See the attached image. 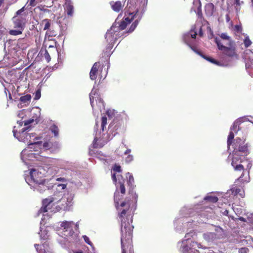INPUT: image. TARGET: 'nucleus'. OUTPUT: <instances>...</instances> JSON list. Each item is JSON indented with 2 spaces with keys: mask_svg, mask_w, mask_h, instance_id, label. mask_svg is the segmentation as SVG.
<instances>
[{
  "mask_svg": "<svg viewBox=\"0 0 253 253\" xmlns=\"http://www.w3.org/2000/svg\"><path fill=\"white\" fill-rule=\"evenodd\" d=\"M132 160H133V156L130 155H128V156L125 159L126 162L127 163L130 162L131 161H132Z\"/></svg>",
  "mask_w": 253,
  "mask_h": 253,
  "instance_id": "nucleus-43",
  "label": "nucleus"
},
{
  "mask_svg": "<svg viewBox=\"0 0 253 253\" xmlns=\"http://www.w3.org/2000/svg\"><path fill=\"white\" fill-rule=\"evenodd\" d=\"M196 35H197V33L196 32H195L193 34H191V36L192 38L195 39Z\"/></svg>",
  "mask_w": 253,
  "mask_h": 253,
  "instance_id": "nucleus-52",
  "label": "nucleus"
},
{
  "mask_svg": "<svg viewBox=\"0 0 253 253\" xmlns=\"http://www.w3.org/2000/svg\"><path fill=\"white\" fill-rule=\"evenodd\" d=\"M129 175L128 179L126 180L127 184L128 186H130L131 189H130L128 192L129 197L128 198L129 200L136 201L137 199V195L135 192L133 191V183H134V178L132 175L130 174L129 173H128Z\"/></svg>",
  "mask_w": 253,
  "mask_h": 253,
  "instance_id": "nucleus-11",
  "label": "nucleus"
},
{
  "mask_svg": "<svg viewBox=\"0 0 253 253\" xmlns=\"http://www.w3.org/2000/svg\"><path fill=\"white\" fill-rule=\"evenodd\" d=\"M73 224V221H65L62 222L61 224V227L63 228V229L67 231L72 229Z\"/></svg>",
  "mask_w": 253,
  "mask_h": 253,
  "instance_id": "nucleus-23",
  "label": "nucleus"
},
{
  "mask_svg": "<svg viewBox=\"0 0 253 253\" xmlns=\"http://www.w3.org/2000/svg\"><path fill=\"white\" fill-rule=\"evenodd\" d=\"M249 252V249L246 247L242 248L239 250V253H248Z\"/></svg>",
  "mask_w": 253,
  "mask_h": 253,
  "instance_id": "nucleus-41",
  "label": "nucleus"
},
{
  "mask_svg": "<svg viewBox=\"0 0 253 253\" xmlns=\"http://www.w3.org/2000/svg\"><path fill=\"white\" fill-rule=\"evenodd\" d=\"M40 96H41L40 92V91H37L36 92V96H35V98L37 99H39Z\"/></svg>",
  "mask_w": 253,
  "mask_h": 253,
  "instance_id": "nucleus-50",
  "label": "nucleus"
},
{
  "mask_svg": "<svg viewBox=\"0 0 253 253\" xmlns=\"http://www.w3.org/2000/svg\"><path fill=\"white\" fill-rule=\"evenodd\" d=\"M50 130L54 134L55 137H57L59 134V129L55 125H52L50 128Z\"/></svg>",
  "mask_w": 253,
  "mask_h": 253,
  "instance_id": "nucleus-29",
  "label": "nucleus"
},
{
  "mask_svg": "<svg viewBox=\"0 0 253 253\" xmlns=\"http://www.w3.org/2000/svg\"><path fill=\"white\" fill-rule=\"evenodd\" d=\"M107 119L106 116H103L101 118V127L102 130H104V128L107 124Z\"/></svg>",
  "mask_w": 253,
  "mask_h": 253,
  "instance_id": "nucleus-37",
  "label": "nucleus"
},
{
  "mask_svg": "<svg viewBox=\"0 0 253 253\" xmlns=\"http://www.w3.org/2000/svg\"><path fill=\"white\" fill-rule=\"evenodd\" d=\"M243 188L241 186H235L231 189L232 193L234 195H239L241 197H243L244 196V191L242 192Z\"/></svg>",
  "mask_w": 253,
  "mask_h": 253,
  "instance_id": "nucleus-20",
  "label": "nucleus"
},
{
  "mask_svg": "<svg viewBox=\"0 0 253 253\" xmlns=\"http://www.w3.org/2000/svg\"><path fill=\"white\" fill-rule=\"evenodd\" d=\"M93 153H94L93 151L92 150H91V149L90 148L89 149V154L90 155H92L93 154Z\"/></svg>",
  "mask_w": 253,
  "mask_h": 253,
  "instance_id": "nucleus-55",
  "label": "nucleus"
},
{
  "mask_svg": "<svg viewBox=\"0 0 253 253\" xmlns=\"http://www.w3.org/2000/svg\"><path fill=\"white\" fill-rule=\"evenodd\" d=\"M234 152L242 154V156H247L249 154V144L246 143L245 139L239 137L236 138L232 144Z\"/></svg>",
  "mask_w": 253,
  "mask_h": 253,
  "instance_id": "nucleus-6",
  "label": "nucleus"
},
{
  "mask_svg": "<svg viewBox=\"0 0 253 253\" xmlns=\"http://www.w3.org/2000/svg\"><path fill=\"white\" fill-rule=\"evenodd\" d=\"M220 37L223 40L229 41V42H230V41H232V40H231L230 38L227 35L226 33H222L220 35Z\"/></svg>",
  "mask_w": 253,
  "mask_h": 253,
  "instance_id": "nucleus-38",
  "label": "nucleus"
},
{
  "mask_svg": "<svg viewBox=\"0 0 253 253\" xmlns=\"http://www.w3.org/2000/svg\"><path fill=\"white\" fill-rule=\"evenodd\" d=\"M225 18H226V21L227 22H229L231 20L230 16H229V15L228 14H227L225 15Z\"/></svg>",
  "mask_w": 253,
  "mask_h": 253,
  "instance_id": "nucleus-47",
  "label": "nucleus"
},
{
  "mask_svg": "<svg viewBox=\"0 0 253 253\" xmlns=\"http://www.w3.org/2000/svg\"><path fill=\"white\" fill-rule=\"evenodd\" d=\"M89 98L90 101V104L92 107L94 108V102L96 103L100 107L101 106L104 107V102L102 99H101L99 96H98L97 94H95V93H93V91H92L89 94Z\"/></svg>",
  "mask_w": 253,
  "mask_h": 253,
  "instance_id": "nucleus-12",
  "label": "nucleus"
},
{
  "mask_svg": "<svg viewBox=\"0 0 253 253\" xmlns=\"http://www.w3.org/2000/svg\"><path fill=\"white\" fill-rule=\"evenodd\" d=\"M245 156H242L241 154L236 153V152H233V157L232 159L231 165L234 167V169L237 171L244 170V167L241 164L242 162L243 159L242 157H245Z\"/></svg>",
  "mask_w": 253,
  "mask_h": 253,
  "instance_id": "nucleus-8",
  "label": "nucleus"
},
{
  "mask_svg": "<svg viewBox=\"0 0 253 253\" xmlns=\"http://www.w3.org/2000/svg\"><path fill=\"white\" fill-rule=\"evenodd\" d=\"M234 138V132L230 130L229 134L228 136L227 144L228 147H229L231 145L233 144V140Z\"/></svg>",
  "mask_w": 253,
  "mask_h": 253,
  "instance_id": "nucleus-25",
  "label": "nucleus"
},
{
  "mask_svg": "<svg viewBox=\"0 0 253 253\" xmlns=\"http://www.w3.org/2000/svg\"><path fill=\"white\" fill-rule=\"evenodd\" d=\"M116 23H114L105 35V39L109 42H115L119 37L118 30H117Z\"/></svg>",
  "mask_w": 253,
  "mask_h": 253,
  "instance_id": "nucleus-9",
  "label": "nucleus"
},
{
  "mask_svg": "<svg viewBox=\"0 0 253 253\" xmlns=\"http://www.w3.org/2000/svg\"><path fill=\"white\" fill-rule=\"evenodd\" d=\"M112 179H113V182H114L116 184H117V178H116V174H115V173H113V174H112Z\"/></svg>",
  "mask_w": 253,
  "mask_h": 253,
  "instance_id": "nucleus-45",
  "label": "nucleus"
},
{
  "mask_svg": "<svg viewBox=\"0 0 253 253\" xmlns=\"http://www.w3.org/2000/svg\"><path fill=\"white\" fill-rule=\"evenodd\" d=\"M33 122H34L33 119H30L25 122L24 126H26V127L23 128L21 129V131L18 133L20 137H24V138L23 139L21 138V140L22 141H25V139H26V140H28L29 139H31L32 137L35 136V133H29L27 132H25V131L28 130L30 127L28 126Z\"/></svg>",
  "mask_w": 253,
  "mask_h": 253,
  "instance_id": "nucleus-10",
  "label": "nucleus"
},
{
  "mask_svg": "<svg viewBox=\"0 0 253 253\" xmlns=\"http://www.w3.org/2000/svg\"><path fill=\"white\" fill-rule=\"evenodd\" d=\"M199 35L201 37L203 36L204 33H203L202 27H201L200 30H199Z\"/></svg>",
  "mask_w": 253,
  "mask_h": 253,
  "instance_id": "nucleus-49",
  "label": "nucleus"
},
{
  "mask_svg": "<svg viewBox=\"0 0 253 253\" xmlns=\"http://www.w3.org/2000/svg\"><path fill=\"white\" fill-rule=\"evenodd\" d=\"M30 5L31 6H35L36 5L35 0H29Z\"/></svg>",
  "mask_w": 253,
  "mask_h": 253,
  "instance_id": "nucleus-46",
  "label": "nucleus"
},
{
  "mask_svg": "<svg viewBox=\"0 0 253 253\" xmlns=\"http://www.w3.org/2000/svg\"><path fill=\"white\" fill-rule=\"evenodd\" d=\"M39 246V244H35V247L37 251L38 252V253H42L38 251V247Z\"/></svg>",
  "mask_w": 253,
  "mask_h": 253,
  "instance_id": "nucleus-53",
  "label": "nucleus"
},
{
  "mask_svg": "<svg viewBox=\"0 0 253 253\" xmlns=\"http://www.w3.org/2000/svg\"><path fill=\"white\" fill-rule=\"evenodd\" d=\"M244 2L240 0H234L233 4L235 5V8L237 12L239 11L241 9V5Z\"/></svg>",
  "mask_w": 253,
  "mask_h": 253,
  "instance_id": "nucleus-31",
  "label": "nucleus"
},
{
  "mask_svg": "<svg viewBox=\"0 0 253 253\" xmlns=\"http://www.w3.org/2000/svg\"><path fill=\"white\" fill-rule=\"evenodd\" d=\"M239 219H240V220L241 221H244V220H244V217H240V218H239Z\"/></svg>",
  "mask_w": 253,
  "mask_h": 253,
  "instance_id": "nucleus-60",
  "label": "nucleus"
},
{
  "mask_svg": "<svg viewBox=\"0 0 253 253\" xmlns=\"http://www.w3.org/2000/svg\"><path fill=\"white\" fill-rule=\"evenodd\" d=\"M53 199H45L42 200V206L39 210L40 213H44L48 211L52 206Z\"/></svg>",
  "mask_w": 253,
  "mask_h": 253,
  "instance_id": "nucleus-14",
  "label": "nucleus"
},
{
  "mask_svg": "<svg viewBox=\"0 0 253 253\" xmlns=\"http://www.w3.org/2000/svg\"><path fill=\"white\" fill-rule=\"evenodd\" d=\"M126 0H117L116 1H111L109 4L112 9L116 12H119L122 11L125 6Z\"/></svg>",
  "mask_w": 253,
  "mask_h": 253,
  "instance_id": "nucleus-13",
  "label": "nucleus"
},
{
  "mask_svg": "<svg viewBox=\"0 0 253 253\" xmlns=\"http://www.w3.org/2000/svg\"><path fill=\"white\" fill-rule=\"evenodd\" d=\"M65 179L64 178H58L57 179V181H64Z\"/></svg>",
  "mask_w": 253,
  "mask_h": 253,
  "instance_id": "nucleus-56",
  "label": "nucleus"
},
{
  "mask_svg": "<svg viewBox=\"0 0 253 253\" xmlns=\"http://www.w3.org/2000/svg\"><path fill=\"white\" fill-rule=\"evenodd\" d=\"M187 253H200L199 251H188Z\"/></svg>",
  "mask_w": 253,
  "mask_h": 253,
  "instance_id": "nucleus-51",
  "label": "nucleus"
},
{
  "mask_svg": "<svg viewBox=\"0 0 253 253\" xmlns=\"http://www.w3.org/2000/svg\"><path fill=\"white\" fill-rule=\"evenodd\" d=\"M30 182L37 185H44L45 180L44 174L36 169H31L30 170Z\"/></svg>",
  "mask_w": 253,
  "mask_h": 253,
  "instance_id": "nucleus-7",
  "label": "nucleus"
},
{
  "mask_svg": "<svg viewBox=\"0 0 253 253\" xmlns=\"http://www.w3.org/2000/svg\"><path fill=\"white\" fill-rule=\"evenodd\" d=\"M25 6L17 10L12 18L13 29L9 31L11 36H18L22 34L27 23L28 13L25 11Z\"/></svg>",
  "mask_w": 253,
  "mask_h": 253,
  "instance_id": "nucleus-3",
  "label": "nucleus"
},
{
  "mask_svg": "<svg viewBox=\"0 0 253 253\" xmlns=\"http://www.w3.org/2000/svg\"><path fill=\"white\" fill-rule=\"evenodd\" d=\"M44 56L47 62H49L51 60V58L50 55L47 50L45 51V53L44 54Z\"/></svg>",
  "mask_w": 253,
  "mask_h": 253,
  "instance_id": "nucleus-40",
  "label": "nucleus"
},
{
  "mask_svg": "<svg viewBox=\"0 0 253 253\" xmlns=\"http://www.w3.org/2000/svg\"><path fill=\"white\" fill-rule=\"evenodd\" d=\"M83 238H84V239L86 243H87V244H88L90 246H92V243L91 242L89 238L87 236L84 235V236H83Z\"/></svg>",
  "mask_w": 253,
  "mask_h": 253,
  "instance_id": "nucleus-42",
  "label": "nucleus"
},
{
  "mask_svg": "<svg viewBox=\"0 0 253 253\" xmlns=\"http://www.w3.org/2000/svg\"><path fill=\"white\" fill-rule=\"evenodd\" d=\"M42 25H44L43 30H48L51 25V20L45 19L42 21Z\"/></svg>",
  "mask_w": 253,
  "mask_h": 253,
  "instance_id": "nucleus-26",
  "label": "nucleus"
},
{
  "mask_svg": "<svg viewBox=\"0 0 253 253\" xmlns=\"http://www.w3.org/2000/svg\"><path fill=\"white\" fill-rule=\"evenodd\" d=\"M148 0H127V6L125 11V17L120 22L116 23L117 30H125L127 25L134 20L129 27L127 33L133 32L141 20L146 10Z\"/></svg>",
  "mask_w": 253,
  "mask_h": 253,
  "instance_id": "nucleus-1",
  "label": "nucleus"
},
{
  "mask_svg": "<svg viewBox=\"0 0 253 253\" xmlns=\"http://www.w3.org/2000/svg\"><path fill=\"white\" fill-rule=\"evenodd\" d=\"M205 238L208 240H214L219 238L217 234L215 232H209L204 234Z\"/></svg>",
  "mask_w": 253,
  "mask_h": 253,
  "instance_id": "nucleus-24",
  "label": "nucleus"
},
{
  "mask_svg": "<svg viewBox=\"0 0 253 253\" xmlns=\"http://www.w3.org/2000/svg\"><path fill=\"white\" fill-rule=\"evenodd\" d=\"M13 132L14 136L15 137H16V132L14 130H13Z\"/></svg>",
  "mask_w": 253,
  "mask_h": 253,
  "instance_id": "nucleus-59",
  "label": "nucleus"
},
{
  "mask_svg": "<svg viewBox=\"0 0 253 253\" xmlns=\"http://www.w3.org/2000/svg\"><path fill=\"white\" fill-rule=\"evenodd\" d=\"M31 99V96L30 94H27L26 95L21 96L20 98V100L23 103H27L28 101H30Z\"/></svg>",
  "mask_w": 253,
  "mask_h": 253,
  "instance_id": "nucleus-34",
  "label": "nucleus"
},
{
  "mask_svg": "<svg viewBox=\"0 0 253 253\" xmlns=\"http://www.w3.org/2000/svg\"><path fill=\"white\" fill-rule=\"evenodd\" d=\"M189 251H198L197 249H199L201 248V245L199 244L196 242H191L190 244Z\"/></svg>",
  "mask_w": 253,
  "mask_h": 253,
  "instance_id": "nucleus-27",
  "label": "nucleus"
},
{
  "mask_svg": "<svg viewBox=\"0 0 253 253\" xmlns=\"http://www.w3.org/2000/svg\"><path fill=\"white\" fill-rule=\"evenodd\" d=\"M197 15L200 18L203 17L201 6H200L198 8Z\"/></svg>",
  "mask_w": 253,
  "mask_h": 253,
  "instance_id": "nucleus-44",
  "label": "nucleus"
},
{
  "mask_svg": "<svg viewBox=\"0 0 253 253\" xmlns=\"http://www.w3.org/2000/svg\"><path fill=\"white\" fill-rule=\"evenodd\" d=\"M101 66L99 62H95L91 68L89 73L90 78L91 80H95L97 78L98 70Z\"/></svg>",
  "mask_w": 253,
  "mask_h": 253,
  "instance_id": "nucleus-16",
  "label": "nucleus"
},
{
  "mask_svg": "<svg viewBox=\"0 0 253 253\" xmlns=\"http://www.w3.org/2000/svg\"><path fill=\"white\" fill-rule=\"evenodd\" d=\"M208 29L210 32H211V28H210V27H208Z\"/></svg>",
  "mask_w": 253,
  "mask_h": 253,
  "instance_id": "nucleus-62",
  "label": "nucleus"
},
{
  "mask_svg": "<svg viewBox=\"0 0 253 253\" xmlns=\"http://www.w3.org/2000/svg\"><path fill=\"white\" fill-rule=\"evenodd\" d=\"M70 253H83L82 251H75V250H71L70 251Z\"/></svg>",
  "mask_w": 253,
  "mask_h": 253,
  "instance_id": "nucleus-48",
  "label": "nucleus"
},
{
  "mask_svg": "<svg viewBox=\"0 0 253 253\" xmlns=\"http://www.w3.org/2000/svg\"><path fill=\"white\" fill-rule=\"evenodd\" d=\"M130 149H127L126 151V152H125V154H128L129 153H130Z\"/></svg>",
  "mask_w": 253,
  "mask_h": 253,
  "instance_id": "nucleus-57",
  "label": "nucleus"
},
{
  "mask_svg": "<svg viewBox=\"0 0 253 253\" xmlns=\"http://www.w3.org/2000/svg\"><path fill=\"white\" fill-rule=\"evenodd\" d=\"M204 199L211 203H215L218 201V198L216 196H206Z\"/></svg>",
  "mask_w": 253,
  "mask_h": 253,
  "instance_id": "nucleus-32",
  "label": "nucleus"
},
{
  "mask_svg": "<svg viewBox=\"0 0 253 253\" xmlns=\"http://www.w3.org/2000/svg\"><path fill=\"white\" fill-rule=\"evenodd\" d=\"M113 170L115 172H120L121 171V167L120 165L115 164L113 168Z\"/></svg>",
  "mask_w": 253,
  "mask_h": 253,
  "instance_id": "nucleus-39",
  "label": "nucleus"
},
{
  "mask_svg": "<svg viewBox=\"0 0 253 253\" xmlns=\"http://www.w3.org/2000/svg\"><path fill=\"white\" fill-rule=\"evenodd\" d=\"M196 53H197L198 54L200 55L201 56H202L203 58H204V59H206L207 60L211 62V63H214V64H218V62L216 60H215V59L210 57H208V56H206L205 55H204L200 51H198L196 49H195L194 48H192Z\"/></svg>",
  "mask_w": 253,
  "mask_h": 253,
  "instance_id": "nucleus-22",
  "label": "nucleus"
},
{
  "mask_svg": "<svg viewBox=\"0 0 253 253\" xmlns=\"http://www.w3.org/2000/svg\"><path fill=\"white\" fill-rule=\"evenodd\" d=\"M2 36V33L0 31V40L1 39Z\"/></svg>",
  "mask_w": 253,
  "mask_h": 253,
  "instance_id": "nucleus-61",
  "label": "nucleus"
},
{
  "mask_svg": "<svg viewBox=\"0 0 253 253\" xmlns=\"http://www.w3.org/2000/svg\"><path fill=\"white\" fill-rule=\"evenodd\" d=\"M123 195H120L119 192H115L114 194V200L115 203V207L118 210H120L121 208L125 207L126 208L123 209L120 213H119V217L122 222V218L120 217V214L124 211H125L126 213L124 215L123 218L125 219L124 221L127 223V221L129 222L130 224L132 222V217L130 216V204L126 201H124L120 205L119 202L123 198Z\"/></svg>",
  "mask_w": 253,
  "mask_h": 253,
  "instance_id": "nucleus-4",
  "label": "nucleus"
},
{
  "mask_svg": "<svg viewBox=\"0 0 253 253\" xmlns=\"http://www.w3.org/2000/svg\"><path fill=\"white\" fill-rule=\"evenodd\" d=\"M98 140V139L96 137L94 138L92 144V147L93 148H101L104 146L103 143L97 142Z\"/></svg>",
  "mask_w": 253,
  "mask_h": 253,
  "instance_id": "nucleus-30",
  "label": "nucleus"
},
{
  "mask_svg": "<svg viewBox=\"0 0 253 253\" xmlns=\"http://www.w3.org/2000/svg\"><path fill=\"white\" fill-rule=\"evenodd\" d=\"M205 11L207 16H211L214 11V5L212 3H208L205 6Z\"/></svg>",
  "mask_w": 253,
  "mask_h": 253,
  "instance_id": "nucleus-18",
  "label": "nucleus"
},
{
  "mask_svg": "<svg viewBox=\"0 0 253 253\" xmlns=\"http://www.w3.org/2000/svg\"><path fill=\"white\" fill-rule=\"evenodd\" d=\"M43 253H50L49 252H45V250H44Z\"/></svg>",
  "mask_w": 253,
  "mask_h": 253,
  "instance_id": "nucleus-63",
  "label": "nucleus"
},
{
  "mask_svg": "<svg viewBox=\"0 0 253 253\" xmlns=\"http://www.w3.org/2000/svg\"><path fill=\"white\" fill-rule=\"evenodd\" d=\"M189 236H190V233H187L185 235V237L187 239H188Z\"/></svg>",
  "mask_w": 253,
  "mask_h": 253,
  "instance_id": "nucleus-58",
  "label": "nucleus"
},
{
  "mask_svg": "<svg viewBox=\"0 0 253 253\" xmlns=\"http://www.w3.org/2000/svg\"><path fill=\"white\" fill-rule=\"evenodd\" d=\"M17 46L21 48L24 49L26 47V40L24 38L20 39L18 40Z\"/></svg>",
  "mask_w": 253,
  "mask_h": 253,
  "instance_id": "nucleus-28",
  "label": "nucleus"
},
{
  "mask_svg": "<svg viewBox=\"0 0 253 253\" xmlns=\"http://www.w3.org/2000/svg\"><path fill=\"white\" fill-rule=\"evenodd\" d=\"M243 29L241 25H236L234 27V31L238 34H241Z\"/></svg>",
  "mask_w": 253,
  "mask_h": 253,
  "instance_id": "nucleus-36",
  "label": "nucleus"
},
{
  "mask_svg": "<svg viewBox=\"0 0 253 253\" xmlns=\"http://www.w3.org/2000/svg\"><path fill=\"white\" fill-rule=\"evenodd\" d=\"M251 1H252V5H253V0H251Z\"/></svg>",
  "mask_w": 253,
  "mask_h": 253,
  "instance_id": "nucleus-64",
  "label": "nucleus"
},
{
  "mask_svg": "<svg viewBox=\"0 0 253 253\" xmlns=\"http://www.w3.org/2000/svg\"><path fill=\"white\" fill-rule=\"evenodd\" d=\"M250 180L249 173L243 171L241 176L237 179V182H240L241 184L245 182H248Z\"/></svg>",
  "mask_w": 253,
  "mask_h": 253,
  "instance_id": "nucleus-21",
  "label": "nucleus"
},
{
  "mask_svg": "<svg viewBox=\"0 0 253 253\" xmlns=\"http://www.w3.org/2000/svg\"><path fill=\"white\" fill-rule=\"evenodd\" d=\"M64 9L68 16H73L74 12V6L71 0H66Z\"/></svg>",
  "mask_w": 253,
  "mask_h": 253,
  "instance_id": "nucleus-17",
  "label": "nucleus"
},
{
  "mask_svg": "<svg viewBox=\"0 0 253 253\" xmlns=\"http://www.w3.org/2000/svg\"><path fill=\"white\" fill-rule=\"evenodd\" d=\"M228 213H229V211L228 210H226L223 212V214L225 215H228Z\"/></svg>",
  "mask_w": 253,
  "mask_h": 253,
  "instance_id": "nucleus-54",
  "label": "nucleus"
},
{
  "mask_svg": "<svg viewBox=\"0 0 253 253\" xmlns=\"http://www.w3.org/2000/svg\"><path fill=\"white\" fill-rule=\"evenodd\" d=\"M118 182L116 185V191L120 192L121 194L124 195L126 194L125 186V180L123 179L122 175H118Z\"/></svg>",
  "mask_w": 253,
  "mask_h": 253,
  "instance_id": "nucleus-15",
  "label": "nucleus"
},
{
  "mask_svg": "<svg viewBox=\"0 0 253 253\" xmlns=\"http://www.w3.org/2000/svg\"><path fill=\"white\" fill-rule=\"evenodd\" d=\"M243 122V119L239 118L236 120L230 128V130L237 133L240 129V125Z\"/></svg>",
  "mask_w": 253,
  "mask_h": 253,
  "instance_id": "nucleus-19",
  "label": "nucleus"
},
{
  "mask_svg": "<svg viewBox=\"0 0 253 253\" xmlns=\"http://www.w3.org/2000/svg\"><path fill=\"white\" fill-rule=\"evenodd\" d=\"M126 211H124L120 214V217L122 218L121 231V249L122 253H134L133 246L132 244V234L133 226L127 221L126 223L124 221V215Z\"/></svg>",
  "mask_w": 253,
  "mask_h": 253,
  "instance_id": "nucleus-2",
  "label": "nucleus"
},
{
  "mask_svg": "<svg viewBox=\"0 0 253 253\" xmlns=\"http://www.w3.org/2000/svg\"><path fill=\"white\" fill-rule=\"evenodd\" d=\"M244 43L245 47H249L252 43V41L250 40L248 36H246L244 40Z\"/></svg>",
  "mask_w": 253,
  "mask_h": 253,
  "instance_id": "nucleus-35",
  "label": "nucleus"
},
{
  "mask_svg": "<svg viewBox=\"0 0 253 253\" xmlns=\"http://www.w3.org/2000/svg\"><path fill=\"white\" fill-rule=\"evenodd\" d=\"M40 138V137H35L33 139V140H34L33 141H32L31 139H29V141H27V143H29V146L41 144L42 143V141H36V140H38Z\"/></svg>",
  "mask_w": 253,
  "mask_h": 253,
  "instance_id": "nucleus-33",
  "label": "nucleus"
},
{
  "mask_svg": "<svg viewBox=\"0 0 253 253\" xmlns=\"http://www.w3.org/2000/svg\"><path fill=\"white\" fill-rule=\"evenodd\" d=\"M215 42L216 43L218 49L222 51L223 54L229 57H238V54L236 52V46L233 41H230L228 45L229 46H225L223 45L220 41L216 38L215 39Z\"/></svg>",
  "mask_w": 253,
  "mask_h": 253,
  "instance_id": "nucleus-5",
  "label": "nucleus"
}]
</instances>
